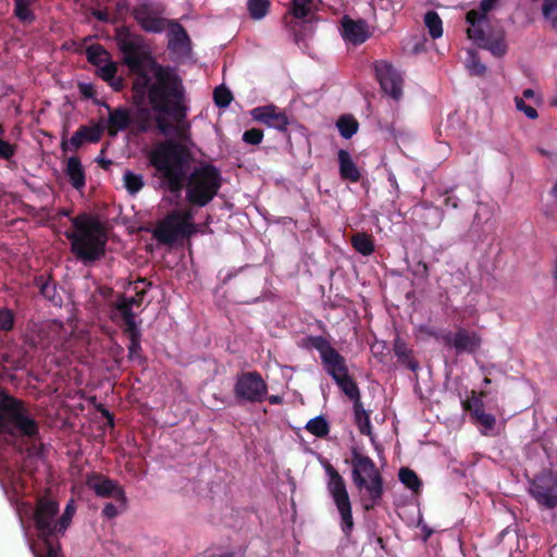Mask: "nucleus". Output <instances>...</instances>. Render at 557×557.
<instances>
[{"label": "nucleus", "instance_id": "f257e3e1", "mask_svg": "<svg viewBox=\"0 0 557 557\" xmlns=\"http://www.w3.org/2000/svg\"><path fill=\"white\" fill-rule=\"evenodd\" d=\"M148 163L156 170L161 187L180 196L186 190V200L196 207H206L218 195L222 176L220 170L205 163L190 170V149L175 139L157 143L147 153Z\"/></svg>", "mask_w": 557, "mask_h": 557}, {"label": "nucleus", "instance_id": "f03ea898", "mask_svg": "<svg viewBox=\"0 0 557 557\" xmlns=\"http://www.w3.org/2000/svg\"><path fill=\"white\" fill-rule=\"evenodd\" d=\"M116 42L123 57V63L134 75L132 83V102L136 107L132 115V125L138 133H148L152 127L151 106L149 103V92L157 83V73L159 69L168 71L173 75H178L176 70L169 65L158 63L149 51L144 48L143 37L132 33L127 27H121L116 30Z\"/></svg>", "mask_w": 557, "mask_h": 557}, {"label": "nucleus", "instance_id": "7ed1b4c3", "mask_svg": "<svg viewBox=\"0 0 557 557\" xmlns=\"http://www.w3.org/2000/svg\"><path fill=\"white\" fill-rule=\"evenodd\" d=\"M157 83L149 92V104L154 111L158 131L168 135L174 132L177 143L190 140V123L187 121L186 89L180 75L159 69Z\"/></svg>", "mask_w": 557, "mask_h": 557}, {"label": "nucleus", "instance_id": "20e7f679", "mask_svg": "<svg viewBox=\"0 0 557 557\" xmlns=\"http://www.w3.org/2000/svg\"><path fill=\"white\" fill-rule=\"evenodd\" d=\"M0 434L16 440L18 448L29 458H41L45 455L38 421L23 400L3 389L0 391Z\"/></svg>", "mask_w": 557, "mask_h": 557}, {"label": "nucleus", "instance_id": "39448f33", "mask_svg": "<svg viewBox=\"0 0 557 557\" xmlns=\"http://www.w3.org/2000/svg\"><path fill=\"white\" fill-rule=\"evenodd\" d=\"M75 231H66L71 252L84 264L100 260L106 253L107 234L102 223L95 216L82 213L73 218Z\"/></svg>", "mask_w": 557, "mask_h": 557}, {"label": "nucleus", "instance_id": "423d86ee", "mask_svg": "<svg viewBox=\"0 0 557 557\" xmlns=\"http://www.w3.org/2000/svg\"><path fill=\"white\" fill-rule=\"evenodd\" d=\"M59 511V503L52 497L48 495L37 497L30 519L39 545L45 553L37 550L35 545L30 544L35 557H63L60 544L63 534L58 530Z\"/></svg>", "mask_w": 557, "mask_h": 557}, {"label": "nucleus", "instance_id": "0eeeda50", "mask_svg": "<svg viewBox=\"0 0 557 557\" xmlns=\"http://www.w3.org/2000/svg\"><path fill=\"white\" fill-rule=\"evenodd\" d=\"M351 479L355 486L366 491L361 496L364 511H371L381 504L384 494V480L375 462L357 448L351 450Z\"/></svg>", "mask_w": 557, "mask_h": 557}, {"label": "nucleus", "instance_id": "6e6552de", "mask_svg": "<svg viewBox=\"0 0 557 557\" xmlns=\"http://www.w3.org/2000/svg\"><path fill=\"white\" fill-rule=\"evenodd\" d=\"M195 232L193 213L174 209L158 222L152 235L160 244L172 246L178 239L189 238Z\"/></svg>", "mask_w": 557, "mask_h": 557}, {"label": "nucleus", "instance_id": "1a4fd4ad", "mask_svg": "<svg viewBox=\"0 0 557 557\" xmlns=\"http://www.w3.org/2000/svg\"><path fill=\"white\" fill-rule=\"evenodd\" d=\"M324 469L329 476L326 490L331 495L341 517V530L346 537H349L354 531L355 523L346 482L339 472L330 462L324 465Z\"/></svg>", "mask_w": 557, "mask_h": 557}, {"label": "nucleus", "instance_id": "9d476101", "mask_svg": "<svg viewBox=\"0 0 557 557\" xmlns=\"http://www.w3.org/2000/svg\"><path fill=\"white\" fill-rule=\"evenodd\" d=\"M304 347L319 351L322 368L332 380L349 371L345 357L324 336H307L304 338Z\"/></svg>", "mask_w": 557, "mask_h": 557}, {"label": "nucleus", "instance_id": "9b49d317", "mask_svg": "<svg viewBox=\"0 0 557 557\" xmlns=\"http://www.w3.org/2000/svg\"><path fill=\"white\" fill-rule=\"evenodd\" d=\"M268 391V384L258 371L239 373L233 388L234 396L239 404L262 403L267 398Z\"/></svg>", "mask_w": 557, "mask_h": 557}, {"label": "nucleus", "instance_id": "f8f14e48", "mask_svg": "<svg viewBox=\"0 0 557 557\" xmlns=\"http://www.w3.org/2000/svg\"><path fill=\"white\" fill-rule=\"evenodd\" d=\"M530 495L537 504L547 509L557 507V473L545 470L530 481Z\"/></svg>", "mask_w": 557, "mask_h": 557}, {"label": "nucleus", "instance_id": "ddd939ff", "mask_svg": "<svg viewBox=\"0 0 557 557\" xmlns=\"http://www.w3.org/2000/svg\"><path fill=\"white\" fill-rule=\"evenodd\" d=\"M86 485L89 490L94 491L98 497H112L120 504L122 509L127 508L128 500L125 491L116 481L101 473L91 472L87 475Z\"/></svg>", "mask_w": 557, "mask_h": 557}, {"label": "nucleus", "instance_id": "4468645a", "mask_svg": "<svg viewBox=\"0 0 557 557\" xmlns=\"http://www.w3.org/2000/svg\"><path fill=\"white\" fill-rule=\"evenodd\" d=\"M441 341L445 346L455 348L457 355H473L480 349L482 338L474 331L459 327L455 333L446 332L442 334Z\"/></svg>", "mask_w": 557, "mask_h": 557}, {"label": "nucleus", "instance_id": "2eb2a0df", "mask_svg": "<svg viewBox=\"0 0 557 557\" xmlns=\"http://www.w3.org/2000/svg\"><path fill=\"white\" fill-rule=\"evenodd\" d=\"M375 76L383 91L398 100L403 95V77L392 63L380 60L374 63Z\"/></svg>", "mask_w": 557, "mask_h": 557}, {"label": "nucleus", "instance_id": "dca6fc26", "mask_svg": "<svg viewBox=\"0 0 557 557\" xmlns=\"http://www.w3.org/2000/svg\"><path fill=\"white\" fill-rule=\"evenodd\" d=\"M251 115L255 121L280 132H286L289 125V120L285 112L274 104L255 108L251 111Z\"/></svg>", "mask_w": 557, "mask_h": 557}, {"label": "nucleus", "instance_id": "f3484780", "mask_svg": "<svg viewBox=\"0 0 557 557\" xmlns=\"http://www.w3.org/2000/svg\"><path fill=\"white\" fill-rule=\"evenodd\" d=\"M103 131V127L99 124L92 126L81 125L69 141L64 136L62 137L61 149L63 152H66L69 144L73 149L77 150L85 141L98 143L102 137Z\"/></svg>", "mask_w": 557, "mask_h": 557}, {"label": "nucleus", "instance_id": "a211bd4d", "mask_svg": "<svg viewBox=\"0 0 557 557\" xmlns=\"http://www.w3.org/2000/svg\"><path fill=\"white\" fill-rule=\"evenodd\" d=\"M95 103L103 106L109 111L107 128L111 137L116 136L119 132L125 131L132 125V114L128 108L117 107L111 109L107 102H100L99 100H95Z\"/></svg>", "mask_w": 557, "mask_h": 557}, {"label": "nucleus", "instance_id": "6ab92c4d", "mask_svg": "<svg viewBox=\"0 0 557 557\" xmlns=\"http://www.w3.org/2000/svg\"><path fill=\"white\" fill-rule=\"evenodd\" d=\"M343 37L355 46L363 44L369 37L368 24L363 20H352L345 15L342 18Z\"/></svg>", "mask_w": 557, "mask_h": 557}, {"label": "nucleus", "instance_id": "aec40b11", "mask_svg": "<svg viewBox=\"0 0 557 557\" xmlns=\"http://www.w3.org/2000/svg\"><path fill=\"white\" fill-rule=\"evenodd\" d=\"M133 15L140 27L147 33H162L168 25L165 18L151 13L147 5L135 8Z\"/></svg>", "mask_w": 557, "mask_h": 557}, {"label": "nucleus", "instance_id": "412c9836", "mask_svg": "<svg viewBox=\"0 0 557 557\" xmlns=\"http://www.w3.org/2000/svg\"><path fill=\"white\" fill-rule=\"evenodd\" d=\"M168 32V49L174 53L189 50L190 39L186 29L178 22H170Z\"/></svg>", "mask_w": 557, "mask_h": 557}, {"label": "nucleus", "instance_id": "4be33fe9", "mask_svg": "<svg viewBox=\"0 0 557 557\" xmlns=\"http://www.w3.org/2000/svg\"><path fill=\"white\" fill-rule=\"evenodd\" d=\"M393 350L397 361L407 369L416 372L419 369V362L413 357V351L408 347L407 342L399 335H396L393 342Z\"/></svg>", "mask_w": 557, "mask_h": 557}, {"label": "nucleus", "instance_id": "5701e85b", "mask_svg": "<svg viewBox=\"0 0 557 557\" xmlns=\"http://www.w3.org/2000/svg\"><path fill=\"white\" fill-rule=\"evenodd\" d=\"M466 20L470 24L467 30L468 37L481 48L482 44L488 38L481 26V23L486 20L484 13H480L478 10H470L466 15Z\"/></svg>", "mask_w": 557, "mask_h": 557}, {"label": "nucleus", "instance_id": "b1692460", "mask_svg": "<svg viewBox=\"0 0 557 557\" xmlns=\"http://www.w3.org/2000/svg\"><path fill=\"white\" fill-rule=\"evenodd\" d=\"M65 174L69 177L71 185L81 190L86 185L85 170L78 157H70L66 161Z\"/></svg>", "mask_w": 557, "mask_h": 557}, {"label": "nucleus", "instance_id": "393cba45", "mask_svg": "<svg viewBox=\"0 0 557 557\" xmlns=\"http://www.w3.org/2000/svg\"><path fill=\"white\" fill-rule=\"evenodd\" d=\"M34 284L45 299L54 306H61L62 298L58 293L55 282L51 277H45L44 275L36 276Z\"/></svg>", "mask_w": 557, "mask_h": 557}, {"label": "nucleus", "instance_id": "a878e982", "mask_svg": "<svg viewBox=\"0 0 557 557\" xmlns=\"http://www.w3.org/2000/svg\"><path fill=\"white\" fill-rule=\"evenodd\" d=\"M338 163L343 180H348L351 183H357L360 180V172L347 150L341 149L338 151Z\"/></svg>", "mask_w": 557, "mask_h": 557}, {"label": "nucleus", "instance_id": "bb28decb", "mask_svg": "<svg viewBox=\"0 0 557 557\" xmlns=\"http://www.w3.org/2000/svg\"><path fill=\"white\" fill-rule=\"evenodd\" d=\"M352 248L362 256H370L375 250V245L372 235L364 232H358L350 238Z\"/></svg>", "mask_w": 557, "mask_h": 557}, {"label": "nucleus", "instance_id": "cd10ccee", "mask_svg": "<svg viewBox=\"0 0 557 557\" xmlns=\"http://www.w3.org/2000/svg\"><path fill=\"white\" fill-rule=\"evenodd\" d=\"M339 389L352 401L360 399V391L356 381L350 376L349 371L333 379Z\"/></svg>", "mask_w": 557, "mask_h": 557}, {"label": "nucleus", "instance_id": "c85d7f7f", "mask_svg": "<svg viewBox=\"0 0 557 557\" xmlns=\"http://www.w3.org/2000/svg\"><path fill=\"white\" fill-rule=\"evenodd\" d=\"M37 0H14V15L22 23H33L36 18L33 7Z\"/></svg>", "mask_w": 557, "mask_h": 557}, {"label": "nucleus", "instance_id": "c756f323", "mask_svg": "<svg viewBox=\"0 0 557 557\" xmlns=\"http://www.w3.org/2000/svg\"><path fill=\"white\" fill-rule=\"evenodd\" d=\"M355 422L361 434H371V422L368 411L363 408L361 399L354 401Z\"/></svg>", "mask_w": 557, "mask_h": 557}, {"label": "nucleus", "instance_id": "7c9ffc66", "mask_svg": "<svg viewBox=\"0 0 557 557\" xmlns=\"http://www.w3.org/2000/svg\"><path fill=\"white\" fill-rule=\"evenodd\" d=\"M336 126L339 131L341 136L345 139H349L358 132L359 123L351 115H342L337 120Z\"/></svg>", "mask_w": 557, "mask_h": 557}, {"label": "nucleus", "instance_id": "2f4dec72", "mask_svg": "<svg viewBox=\"0 0 557 557\" xmlns=\"http://www.w3.org/2000/svg\"><path fill=\"white\" fill-rule=\"evenodd\" d=\"M305 429L312 435L323 438L330 433V424L327 420L323 416H318L313 419H310Z\"/></svg>", "mask_w": 557, "mask_h": 557}, {"label": "nucleus", "instance_id": "473e14b6", "mask_svg": "<svg viewBox=\"0 0 557 557\" xmlns=\"http://www.w3.org/2000/svg\"><path fill=\"white\" fill-rule=\"evenodd\" d=\"M123 183L124 187L131 195H136L139 193L145 185L144 176L141 174H136L131 170H126L124 172Z\"/></svg>", "mask_w": 557, "mask_h": 557}, {"label": "nucleus", "instance_id": "72a5a7b5", "mask_svg": "<svg viewBox=\"0 0 557 557\" xmlns=\"http://www.w3.org/2000/svg\"><path fill=\"white\" fill-rule=\"evenodd\" d=\"M420 218L423 220L422 223L429 227L434 228L440 224L441 212L438 208L423 205L419 209Z\"/></svg>", "mask_w": 557, "mask_h": 557}, {"label": "nucleus", "instance_id": "f704fd0d", "mask_svg": "<svg viewBox=\"0 0 557 557\" xmlns=\"http://www.w3.org/2000/svg\"><path fill=\"white\" fill-rule=\"evenodd\" d=\"M481 48L487 49L493 55L498 58L505 55L507 52V44L505 41L504 34H500L495 38L488 36L485 42L482 44Z\"/></svg>", "mask_w": 557, "mask_h": 557}, {"label": "nucleus", "instance_id": "c9c22d12", "mask_svg": "<svg viewBox=\"0 0 557 557\" xmlns=\"http://www.w3.org/2000/svg\"><path fill=\"white\" fill-rule=\"evenodd\" d=\"M399 481L409 490L412 492H419L421 488V480L419 479L418 474L409 469V468H401L398 473Z\"/></svg>", "mask_w": 557, "mask_h": 557}, {"label": "nucleus", "instance_id": "e433bc0d", "mask_svg": "<svg viewBox=\"0 0 557 557\" xmlns=\"http://www.w3.org/2000/svg\"><path fill=\"white\" fill-rule=\"evenodd\" d=\"M86 58L95 66H100L103 62L109 61L107 50L99 44L91 45L86 49Z\"/></svg>", "mask_w": 557, "mask_h": 557}, {"label": "nucleus", "instance_id": "4c0bfd02", "mask_svg": "<svg viewBox=\"0 0 557 557\" xmlns=\"http://www.w3.org/2000/svg\"><path fill=\"white\" fill-rule=\"evenodd\" d=\"M424 23L433 39L440 38L443 35L442 20L435 11H429L425 13Z\"/></svg>", "mask_w": 557, "mask_h": 557}, {"label": "nucleus", "instance_id": "58836bf2", "mask_svg": "<svg viewBox=\"0 0 557 557\" xmlns=\"http://www.w3.org/2000/svg\"><path fill=\"white\" fill-rule=\"evenodd\" d=\"M315 0H293L290 13L296 18H305L315 9Z\"/></svg>", "mask_w": 557, "mask_h": 557}, {"label": "nucleus", "instance_id": "ea45409f", "mask_svg": "<svg viewBox=\"0 0 557 557\" xmlns=\"http://www.w3.org/2000/svg\"><path fill=\"white\" fill-rule=\"evenodd\" d=\"M270 4V0H248L247 9L249 15L253 20L263 18L269 12Z\"/></svg>", "mask_w": 557, "mask_h": 557}, {"label": "nucleus", "instance_id": "a19ab883", "mask_svg": "<svg viewBox=\"0 0 557 557\" xmlns=\"http://www.w3.org/2000/svg\"><path fill=\"white\" fill-rule=\"evenodd\" d=\"M476 407L473 410V417L487 430H492L495 426L496 419L493 414L486 413L483 409L482 400H475Z\"/></svg>", "mask_w": 557, "mask_h": 557}, {"label": "nucleus", "instance_id": "79ce46f5", "mask_svg": "<svg viewBox=\"0 0 557 557\" xmlns=\"http://www.w3.org/2000/svg\"><path fill=\"white\" fill-rule=\"evenodd\" d=\"M127 348V357L131 361H136L139 366L146 363L147 358L143 355L141 337L129 338V345Z\"/></svg>", "mask_w": 557, "mask_h": 557}, {"label": "nucleus", "instance_id": "37998d69", "mask_svg": "<svg viewBox=\"0 0 557 557\" xmlns=\"http://www.w3.org/2000/svg\"><path fill=\"white\" fill-rule=\"evenodd\" d=\"M76 512V506L74 504V500L71 499L67 505L65 506L63 512L61 516H59V532H62L64 535L66 530L70 528L72 523V519Z\"/></svg>", "mask_w": 557, "mask_h": 557}, {"label": "nucleus", "instance_id": "c03bdc74", "mask_svg": "<svg viewBox=\"0 0 557 557\" xmlns=\"http://www.w3.org/2000/svg\"><path fill=\"white\" fill-rule=\"evenodd\" d=\"M213 101L218 108H226L233 101V94L227 87L220 85L213 91Z\"/></svg>", "mask_w": 557, "mask_h": 557}, {"label": "nucleus", "instance_id": "a18cd8bd", "mask_svg": "<svg viewBox=\"0 0 557 557\" xmlns=\"http://www.w3.org/2000/svg\"><path fill=\"white\" fill-rule=\"evenodd\" d=\"M137 302V298H127L125 296H120L115 301L114 307L121 313L122 319H128L135 317L133 312V306Z\"/></svg>", "mask_w": 557, "mask_h": 557}, {"label": "nucleus", "instance_id": "49530a36", "mask_svg": "<svg viewBox=\"0 0 557 557\" xmlns=\"http://www.w3.org/2000/svg\"><path fill=\"white\" fill-rule=\"evenodd\" d=\"M467 66L472 75L483 76L486 72V66L480 61L475 52H470L467 61Z\"/></svg>", "mask_w": 557, "mask_h": 557}, {"label": "nucleus", "instance_id": "de8ad7c7", "mask_svg": "<svg viewBox=\"0 0 557 557\" xmlns=\"http://www.w3.org/2000/svg\"><path fill=\"white\" fill-rule=\"evenodd\" d=\"M151 286V283L148 282L145 277H139L134 282V290H135V297L137 298V302H135V306H140L146 294L147 289Z\"/></svg>", "mask_w": 557, "mask_h": 557}, {"label": "nucleus", "instance_id": "09e8293b", "mask_svg": "<svg viewBox=\"0 0 557 557\" xmlns=\"http://www.w3.org/2000/svg\"><path fill=\"white\" fill-rule=\"evenodd\" d=\"M14 313L7 308H0V331L9 332L14 327Z\"/></svg>", "mask_w": 557, "mask_h": 557}, {"label": "nucleus", "instance_id": "8fccbe9b", "mask_svg": "<svg viewBox=\"0 0 557 557\" xmlns=\"http://www.w3.org/2000/svg\"><path fill=\"white\" fill-rule=\"evenodd\" d=\"M542 12L544 17L549 20L554 27H557V0H545Z\"/></svg>", "mask_w": 557, "mask_h": 557}, {"label": "nucleus", "instance_id": "3c124183", "mask_svg": "<svg viewBox=\"0 0 557 557\" xmlns=\"http://www.w3.org/2000/svg\"><path fill=\"white\" fill-rule=\"evenodd\" d=\"M263 139V132L260 128H250L244 132L243 140L249 145H259Z\"/></svg>", "mask_w": 557, "mask_h": 557}, {"label": "nucleus", "instance_id": "603ef678", "mask_svg": "<svg viewBox=\"0 0 557 557\" xmlns=\"http://www.w3.org/2000/svg\"><path fill=\"white\" fill-rule=\"evenodd\" d=\"M124 334L128 336V338L141 337V331L138 329L135 317L124 319Z\"/></svg>", "mask_w": 557, "mask_h": 557}, {"label": "nucleus", "instance_id": "864d4df0", "mask_svg": "<svg viewBox=\"0 0 557 557\" xmlns=\"http://www.w3.org/2000/svg\"><path fill=\"white\" fill-rule=\"evenodd\" d=\"M98 67H99L98 76L101 77L107 83L109 81H112L114 78V75L117 72L116 65L111 61H109L103 66H98Z\"/></svg>", "mask_w": 557, "mask_h": 557}, {"label": "nucleus", "instance_id": "5fc2aeb1", "mask_svg": "<svg viewBox=\"0 0 557 557\" xmlns=\"http://www.w3.org/2000/svg\"><path fill=\"white\" fill-rule=\"evenodd\" d=\"M515 103L517 110L523 112L529 119L535 120L539 116L537 111L533 107L527 104L522 98L516 97Z\"/></svg>", "mask_w": 557, "mask_h": 557}, {"label": "nucleus", "instance_id": "6e6d98bb", "mask_svg": "<svg viewBox=\"0 0 557 557\" xmlns=\"http://www.w3.org/2000/svg\"><path fill=\"white\" fill-rule=\"evenodd\" d=\"M16 152V146L0 138V159L10 160Z\"/></svg>", "mask_w": 557, "mask_h": 557}, {"label": "nucleus", "instance_id": "4d7b16f0", "mask_svg": "<svg viewBox=\"0 0 557 557\" xmlns=\"http://www.w3.org/2000/svg\"><path fill=\"white\" fill-rule=\"evenodd\" d=\"M126 509H122L120 507V504L116 503V505L112 504V503H107L104 505V507L102 508V511H101V515L111 520V519H114L115 517H117L120 513H122L123 511H125Z\"/></svg>", "mask_w": 557, "mask_h": 557}, {"label": "nucleus", "instance_id": "13d9d810", "mask_svg": "<svg viewBox=\"0 0 557 557\" xmlns=\"http://www.w3.org/2000/svg\"><path fill=\"white\" fill-rule=\"evenodd\" d=\"M78 90L81 95L86 99H95L96 90L92 84L90 83H79Z\"/></svg>", "mask_w": 557, "mask_h": 557}, {"label": "nucleus", "instance_id": "bf43d9fd", "mask_svg": "<svg viewBox=\"0 0 557 557\" xmlns=\"http://www.w3.org/2000/svg\"><path fill=\"white\" fill-rule=\"evenodd\" d=\"M63 330V324L62 322L60 321H57V320H52V321H49L45 327L42 329V332L44 331H47L48 333H60V331Z\"/></svg>", "mask_w": 557, "mask_h": 557}, {"label": "nucleus", "instance_id": "052dcab7", "mask_svg": "<svg viewBox=\"0 0 557 557\" xmlns=\"http://www.w3.org/2000/svg\"><path fill=\"white\" fill-rule=\"evenodd\" d=\"M413 274L420 277H428L429 267L425 262L419 261L413 270Z\"/></svg>", "mask_w": 557, "mask_h": 557}, {"label": "nucleus", "instance_id": "680f3d73", "mask_svg": "<svg viewBox=\"0 0 557 557\" xmlns=\"http://www.w3.org/2000/svg\"><path fill=\"white\" fill-rule=\"evenodd\" d=\"M499 0H482L480 3V13H484L486 17L487 13L495 7Z\"/></svg>", "mask_w": 557, "mask_h": 557}, {"label": "nucleus", "instance_id": "e2e57ef3", "mask_svg": "<svg viewBox=\"0 0 557 557\" xmlns=\"http://www.w3.org/2000/svg\"><path fill=\"white\" fill-rule=\"evenodd\" d=\"M108 84L115 90L121 91L125 87V81L121 76L114 75V78L112 81H109Z\"/></svg>", "mask_w": 557, "mask_h": 557}, {"label": "nucleus", "instance_id": "0e129e2a", "mask_svg": "<svg viewBox=\"0 0 557 557\" xmlns=\"http://www.w3.org/2000/svg\"><path fill=\"white\" fill-rule=\"evenodd\" d=\"M91 15H92L96 20H98V21H100V22H102V23H109V22H110L109 14H108V12H106V11L94 9V10L91 11Z\"/></svg>", "mask_w": 557, "mask_h": 557}, {"label": "nucleus", "instance_id": "69168bd1", "mask_svg": "<svg viewBox=\"0 0 557 557\" xmlns=\"http://www.w3.org/2000/svg\"><path fill=\"white\" fill-rule=\"evenodd\" d=\"M444 206L453 209H457L459 206V198L456 196L447 195L444 198Z\"/></svg>", "mask_w": 557, "mask_h": 557}, {"label": "nucleus", "instance_id": "338daca9", "mask_svg": "<svg viewBox=\"0 0 557 557\" xmlns=\"http://www.w3.org/2000/svg\"><path fill=\"white\" fill-rule=\"evenodd\" d=\"M116 10L119 13H124L128 11V1L127 0H117Z\"/></svg>", "mask_w": 557, "mask_h": 557}, {"label": "nucleus", "instance_id": "774afa93", "mask_svg": "<svg viewBox=\"0 0 557 557\" xmlns=\"http://www.w3.org/2000/svg\"><path fill=\"white\" fill-rule=\"evenodd\" d=\"M265 399H268V401L271 405H281V404H283V397L280 396V395H270V396L267 395Z\"/></svg>", "mask_w": 557, "mask_h": 557}]
</instances>
